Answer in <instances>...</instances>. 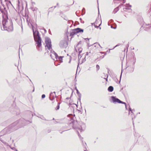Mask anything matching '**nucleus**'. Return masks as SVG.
<instances>
[{
  "label": "nucleus",
  "instance_id": "54",
  "mask_svg": "<svg viewBox=\"0 0 151 151\" xmlns=\"http://www.w3.org/2000/svg\"><path fill=\"white\" fill-rule=\"evenodd\" d=\"M100 53H101V54H104V52H100Z\"/></svg>",
  "mask_w": 151,
  "mask_h": 151
},
{
  "label": "nucleus",
  "instance_id": "8",
  "mask_svg": "<svg viewBox=\"0 0 151 151\" xmlns=\"http://www.w3.org/2000/svg\"><path fill=\"white\" fill-rule=\"evenodd\" d=\"M134 135L135 137L137 138V141L138 142V144H140L142 142L144 141V139L143 137L140 136L139 133L135 132Z\"/></svg>",
  "mask_w": 151,
  "mask_h": 151
},
{
  "label": "nucleus",
  "instance_id": "39",
  "mask_svg": "<svg viewBox=\"0 0 151 151\" xmlns=\"http://www.w3.org/2000/svg\"><path fill=\"white\" fill-rule=\"evenodd\" d=\"M43 29L44 31V32L45 33L47 32V31L43 27L42 29Z\"/></svg>",
  "mask_w": 151,
  "mask_h": 151
},
{
  "label": "nucleus",
  "instance_id": "56",
  "mask_svg": "<svg viewBox=\"0 0 151 151\" xmlns=\"http://www.w3.org/2000/svg\"><path fill=\"white\" fill-rule=\"evenodd\" d=\"M70 99V98L69 97H67L66 98V99L68 100V99Z\"/></svg>",
  "mask_w": 151,
  "mask_h": 151
},
{
  "label": "nucleus",
  "instance_id": "4",
  "mask_svg": "<svg viewBox=\"0 0 151 151\" xmlns=\"http://www.w3.org/2000/svg\"><path fill=\"white\" fill-rule=\"evenodd\" d=\"M31 25L33 31V35L34 40H35V39H37V38H39V37H40L39 31L37 30V27H36V30H34L33 24H32L31 23Z\"/></svg>",
  "mask_w": 151,
  "mask_h": 151
},
{
  "label": "nucleus",
  "instance_id": "61",
  "mask_svg": "<svg viewBox=\"0 0 151 151\" xmlns=\"http://www.w3.org/2000/svg\"><path fill=\"white\" fill-rule=\"evenodd\" d=\"M70 62H71V60H70L69 61V63H70Z\"/></svg>",
  "mask_w": 151,
  "mask_h": 151
},
{
  "label": "nucleus",
  "instance_id": "29",
  "mask_svg": "<svg viewBox=\"0 0 151 151\" xmlns=\"http://www.w3.org/2000/svg\"><path fill=\"white\" fill-rule=\"evenodd\" d=\"M64 57L63 56H58V57H57V59H58L59 60H62L63 58Z\"/></svg>",
  "mask_w": 151,
  "mask_h": 151
},
{
  "label": "nucleus",
  "instance_id": "20",
  "mask_svg": "<svg viewBox=\"0 0 151 151\" xmlns=\"http://www.w3.org/2000/svg\"><path fill=\"white\" fill-rule=\"evenodd\" d=\"M39 118H40V119H42V120H45V121H48L49 120H47L45 117H44L43 116V115H40V116H37Z\"/></svg>",
  "mask_w": 151,
  "mask_h": 151
},
{
  "label": "nucleus",
  "instance_id": "24",
  "mask_svg": "<svg viewBox=\"0 0 151 151\" xmlns=\"http://www.w3.org/2000/svg\"><path fill=\"white\" fill-rule=\"evenodd\" d=\"M119 103L124 104L125 105V108L126 109H127V106L126 105V104L125 102L122 101L120 100Z\"/></svg>",
  "mask_w": 151,
  "mask_h": 151
},
{
  "label": "nucleus",
  "instance_id": "1",
  "mask_svg": "<svg viewBox=\"0 0 151 151\" xmlns=\"http://www.w3.org/2000/svg\"><path fill=\"white\" fill-rule=\"evenodd\" d=\"M32 122V121H27L22 118L9 125L7 129L9 131L13 132Z\"/></svg>",
  "mask_w": 151,
  "mask_h": 151
},
{
  "label": "nucleus",
  "instance_id": "21",
  "mask_svg": "<svg viewBox=\"0 0 151 151\" xmlns=\"http://www.w3.org/2000/svg\"><path fill=\"white\" fill-rule=\"evenodd\" d=\"M106 55V53H105L104 55H103V56H100L96 60H99L101 59H102L104 58L105 55Z\"/></svg>",
  "mask_w": 151,
  "mask_h": 151
},
{
  "label": "nucleus",
  "instance_id": "12",
  "mask_svg": "<svg viewBox=\"0 0 151 151\" xmlns=\"http://www.w3.org/2000/svg\"><path fill=\"white\" fill-rule=\"evenodd\" d=\"M56 95H55V92H51L50 93L49 96V99L51 101H52L55 97Z\"/></svg>",
  "mask_w": 151,
  "mask_h": 151
},
{
  "label": "nucleus",
  "instance_id": "57",
  "mask_svg": "<svg viewBox=\"0 0 151 151\" xmlns=\"http://www.w3.org/2000/svg\"><path fill=\"white\" fill-rule=\"evenodd\" d=\"M83 10L85 11V9L84 8H83L82 9Z\"/></svg>",
  "mask_w": 151,
  "mask_h": 151
},
{
  "label": "nucleus",
  "instance_id": "34",
  "mask_svg": "<svg viewBox=\"0 0 151 151\" xmlns=\"http://www.w3.org/2000/svg\"><path fill=\"white\" fill-rule=\"evenodd\" d=\"M105 76V77L106 76V78H104V79H105L106 81H108V74H106V76Z\"/></svg>",
  "mask_w": 151,
  "mask_h": 151
},
{
  "label": "nucleus",
  "instance_id": "59",
  "mask_svg": "<svg viewBox=\"0 0 151 151\" xmlns=\"http://www.w3.org/2000/svg\"><path fill=\"white\" fill-rule=\"evenodd\" d=\"M80 58H81V57H82V56H81V55H79V56L78 55V57H79H79H80Z\"/></svg>",
  "mask_w": 151,
  "mask_h": 151
},
{
  "label": "nucleus",
  "instance_id": "49",
  "mask_svg": "<svg viewBox=\"0 0 151 151\" xmlns=\"http://www.w3.org/2000/svg\"><path fill=\"white\" fill-rule=\"evenodd\" d=\"M111 22H114V21L113 19H111L110 21Z\"/></svg>",
  "mask_w": 151,
  "mask_h": 151
},
{
  "label": "nucleus",
  "instance_id": "5",
  "mask_svg": "<svg viewBox=\"0 0 151 151\" xmlns=\"http://www.w3.org/2000/svg\"><path fill=\"white\" fill-rule=\"evenodd\" d=\"M59 46L61 48H66L68 45V42L65 40L60 41Z\"/></svg>",
  "mask_w": 151,
  "mask_h": 151
},
{
  "label": "nucleus",
  "instance_id": "28",
  "mask_svg": "<svg viewBox=\"0 0 151 151\" xmlns=\"http://www.w3.org/2000/svg\"><path fill=\"white\" fill-rule=\"evenodd\" d=\"M76 91V93L77 94L78 96H80V95H81V94L80 93L78 90H77Z\"/></svg>",
  "mask_w": 151,
  "mask_h": 151
},
{
  "label": "nucleus",
  "instance_id": "25",
  "mask_svg": "<svg viewBox=\"0 0 151 151\" xmlns=\"http://www.w3.org/2000/svg\"><path fill=\"white\" fill-rule=\"evenodd\" d=\"M31 23L32 24H33V26L34 27V26H36V27H37V24H36V23H34V24H33V23H29V22H28V25L29 26V25H30H30H31Z\"/></svg>",
  "mask_w": 151,
  "mask_h": 151
},
{
  "label": "nucleus",
  "instance_id": "15",
  "mask_svg": "<svg viewBox=\"0 0 151 151\" xmlns=\"http://www.w3.org/2000/svg\"><path fill=\"white\" fill-rule=\"evenodd\" d=\"M75 49L76 51L77 52V50H78V53H79V55H80V53L82 52V48L81 47H78V46L77 47H75Z\"/></svg>",
  "mask_w": 151,
  "mask_h": 151
},
{
  "label": "nucleus",
  "instance_id": "53",
  "mask_svg": "<svg viewBox=\"0 0 151 151\" xmlns=\"http://www.w3.org/2000/svg\"><path fill=\"white\" fill-rule=\"evenodd\" d=\"M75 90H76V91L77 90H78L76 87L75 88Z\"/></svg>",
  "mask_w": 151,
  "mask_h": 151
},
{
  "label": "nucleus",
  "instance_id": "6",
  "mask_svg": "<svg viewBox=\"0 0 151 151\" xmlns=\"http://www.w3.org/2000/svg\"><path fill=\"white\" fill-rule=\"evenodd\" d=\"M136 58L133 57V62L132 63V66L130 67H128L127 68V70H129V72L132 73V72L134 70V65L136 62Z\"/></svg>",
  "mask_w": 151,
  "mask_h": 151
},
{
  "label": "nucleus",
  "instance_id": "22",
  "mask_svg": "<svg viewBox=\"0 0 151 151\" xmlns=\"http://www.w3.org/2000/svg\"><path fill=\"white\" fill-rule=\"evenodd\" d=\"M93 45L95 47H98V46H99L101 48H102L101 47L99 43L98 42L95 43Z\"/></svg>",
  "mask_w": 151,
  "mask_h": 151
},
{
  "label": "nucleus",
  "instance_id": "58",
  "mask_svg": "<svg viewBox=\"0 0 151 151\" xmlns=\"http://www.w3.org/2000/svg\"><path fill=\"white\" fill-rule=\"evenodd\" d=\"M76 77H75V79L74 80L75 81H77V80H76Z\"/></svg>",
  "mask_w": 151,
  "mask_h": 151
},
{
  "label": "nucleus",
  "instance_id": "11",
  "mask_svg": "<svg viewBox=\"0 0 151 151\" xmlns=\"http://www.w3.org/2000/svg\"><path fill=\"white\" fill-rule=\"evenodd\" d=\"M124 6L126 8H123V10L124 11L126 12V10H128L129 12H131L132 9L130 7L132 6L131 5H129V4H126L124 5Z\"/></svg>",
  "mask_w": 151,
  "mask_h": 151
},
{
  "label": "nucleus",
  "instance_id": "7",
  "mask_svg": "<svg viewBox=\"0 0 151 151\" xmlns=\"http://www.w3.org/2000/svg\"><path fill=\"white\" fill-rule=\"evenodd\" d=\"M45 42L48 49L50 50L52 48L51 42L50 39L47 37H46L45 38Z\"/></svg>",
  "mask_w": 151,
  "mask_h": 151
},
{
  "label": "nucleus",
  "instance_id": "62",
  "mask_svg": "<svg viewBox=\"0 0 151 151\" xmlns=\"http://www.w3.org/2000/svg\"><path fill=\"white\" fill-rule=\"evenodd\" d=\"M15 151H18L16 149L15 150Z\"/></svg>",
  "mask_w": 151,
  "mask_h": 151
},
{
  "label": "nucleus",
  "instance_id": "52",
  "mask_svg": "<svg viewBox=\"0 0 151 151\" xmlns=\"http://www.w3.org/2000/svg\"><path fill=\"white\" fill-rule=\"evenodd\" d=\"M34 91H35V88H34V86H33V90L32 92H33Z\"/></svg>",
  "mask_w": 151,
  "mask_h": 151
},
{
  "label": "nucleus",
  "instance_id": "35",
  "mask_svg": "<svg viewBox=\"0 0 151 151\" xmlns=\"http://www.w3.org/2000/svg\"><path fill=\"white\" fill-rule=\"evenodd\" d=\"M17 112L16 113V114L17 115H18V114H19L20 111L18 109H17Z\"/></svg>",
  "mask_w": 151,
  "mask_h": 151
},
{
  "label": "nucleus",
  "instance_id": "40",
  "mask_svg": "<svg viewBox=\"0 0 151 151\" xmlns=\"http://www.w3.org/2000/svg\"><path fill=\"white\" fill-rule=\"evenodd\" d=\"M45 97V95L44 94H43L42 96V99L44 98Z\"/></svg>",
  "mask_w": 151,
  "mask_h": 151
},
{
  "label": "nucleus",
  "instance_id": "36",
  "mask_svg": "<svg viewBox=\"0 0 151 151\" xmlns=\"http://www.w3.org/2000/svg\"><path fill=\"white\" fill-rule=\"evenodd\" d=\"M120 45V44H118L117 45H116L113 49H109V50H112V49H114L115 47L118 46H119V45Z\"/></svg>",
  "mask_w": 151,
  "mask_h": 151
},
{
  "label": "nucleus",
  "instance_id": "31",
  "mask_svg": "<svg viewBox=\"0 0 151 151\" xmlns=\"http://www.w3.org/2000/svg\"><path fill=\"white\" fill-rule=\"evenodd\" d=\"M96 67V71H98L100 69L99 66L98 65H97Z\"/></svg>",
  "mask_w": 151,
  "mask_h": 151
},
{
  "label": "nucleus",
  "instance_id": "44",
  "mask_svg": "<svg viewBox=\"0 0 151 151\" xmlns=\"http://www.w3.org/2000/svg\"><path fill=\"white\" fill-rule=\"evenodd\" d=\"M88 55V52H86V54H85V56H87Z\"/></svg>",
  "mask_w": 151,
  "mask_h": 151
},
{
  "label": "nucleus",
  "instance_id": "27",
  "mask_svg": "<svg viewBox=\"0 0 151 151\" xmlns=\"http://www.w3.org/2000/svg\"><path fill=\"white\" fill-rule=\"evenodd\" d=\"M76 129L80 131L81 132L82 131V128L81 127H77L76 128Z\"/></svg>",
  "mask_w": 151,
  "mask_h": 151
},
{
  "label": "nucleus",
  "instance_id": "46",
  "mask_svg": "<svg viewBox=\"0 0 151 151\" xmlns=\"http://www.w3.org/2000/svg\"><path fill=\"white\" fill-rule=\"evenodd\" d=\"M49 33L50 34H51H51H51V31H50V29H49Z\"/></svg>",
  "mask_w": 151,
  "mask_h": 151
},
{
  "label": "nucleus",
  "instance_id": "43",
  "mask_svg": "<svg viewBox=\"0 0 151 151\" xmlns=\"http://www.w3.org/2000/svg\"><path fill=\"white\" fill-rule=\"evenodd\" d=\"M122 72L121 73V75L120 76V81L119 82V83H120V82L121 79V77H122Z\"/></svg>",
  "mask_w": 151,
  "mask_h": 151
},
{
  "label": "nucleus",
  "instance_id": "2",
  "mask_svg": "<svg viewBox=\"0 0 151 151\" xmlns=\"http://www.w3.org/2000/svg\"><path fill=\"white\" fill-rule=\"evenodd\" d=\"M3 20L2 21V24L3 26L4 30H7L8 32H11L13 30V24L11 21H10L11 25L7 27L6 25V23L8 22L7 19H8L7 15L5 13L4 15H2Z\"/></svg>",
  "mask_w": 151,
  "mask_h": 151
},
{
  "label": "nucleus",
  "instance_id": "16",
  "mask_svg": "<svg viewBox=\"0 0 151 151\" xmlns=\"http://www.w3.org/2000/svg\"><path fill=\"white\" fill-rule=\"evenodd\" d=\"M31 9L34 12V14L35 16L36 15V13L35 12L37 11L38 9V8L36 7L32 6L31 7Z\"/></svg>",
  "mask_w": 151,
  "mask_h": 151
},
{
  "label": "nucleus",
  "instance_id": "23",
  "mask_svg": "<svg viewBox=\"0 0 151 151\" xmlns=\"http://www.w3.org/2000/svg\"><path fill=\"white\" fill-rule=\"evenodd\" d=\"M60 102H58V105L57 106V107L55 108V109L56 110H58L60 108Z\"/></svg>",
  "mask_w": 151,
  "mask_h": 151
},
{
  "label": "nucleus",
  "instance_id": "10",
  "mask_svg": "<svg viewBox=\"0 0 151 151\" xmlns=\"http://www.w3.org/2000/svg\"><path fill=\"white\" fill-rule=\"evenodd\" d=\"M35 41L36 42L37 46L39 48L42 45V39L41 37H39V38H37V39H35Z\"/></svg>",
  "mask_w": 151,
  "mask_h": 151
},
{
  "label": "nucleus",
  "instance_id": "48",
  "mask_svg": "<svg viewBox=\"0 0 151 151\" xmlns=\"http://www.w3.org/2000/svg\"><path fill=\"white\" fill-rule=\"evenodd\" d=\"M53 7H54V9H55V8H56V6H54V7H51V8H50V9H51Z\"/></svg>",
  "mask_w": 151,
  "mask_h": 151
},
{
  "label": "nucleus",
  "instance_id": "9",
  "mask_svg": "<svg viewBox=\"0 0 151 151\" xmlns=\"http://www.w3.org/2000/svg\"><path fill=\"white\" fill-rule=\"evenodd\" d=\"M120 100L117 98L116 96H111V99H110V101L111 102H112L115 104L116 103H119Z\"/></svg>",
  "mask_w": 151,
  "mask_h": 151
},
{
  "label": "nucleus",
  "instance_id": "37",
  "mask_svg": "<svg viewBox=\"0 0 151 151\" xmlns=\"http://www.w3.org/2000/svg\"><path fill=\"white\" fill-rule=\"evenodd\" d=\"M81 41H80L79 42L76 46V47L77 48V47L79 45H81Z\"/></svg>",
  "mask_w": 151,
  "mask_h": 151
},
{
  "label": "nucleus",
  "instance_id": "45",
  "mask_svg": "<svg viewBox=\"0 0 151 151\" xmlns=\"http://www.w3.org/2000/svg\"><path fill=\"white\" fill-rule=\"evenodd\" d=\"M11 149L12 150H15L16 149V148L15 147H13L11 148Z\"/></svg>",
  "mask_w": 151,
  "mask_h": 151
},
{
  "label": "nucleus",
  "instance_id": "33",
  "mask_svg": "<svg viewBox=\"0 0 151 151\" xmlns=\"http://www.w3.org/2000/svg\"><path fill=\"white\" fill-rule=\"evenodd\" d=\"M81 95H80V96H78V100H79L81 104Z\"/></svg>",
  "mask_w": 151,
  "mask_h": 151
},
{
  "label": "nucleus",
  "instance_id": "55",
  "mask_svg": "<svg viewBox=\"0 0 151 151\" xmlns=\"http://www.w3.org/2000/svg\"><path fill=\"white\" fill-rule=\"evenodd\" d=\"M75 104V105H76V107H77V108H78V105H77V104Z\"/></svg>",
  "mask_w": 151,
  "mask_h": 151
},
{
  "label": "nucleus",
  "instance_id": "3",
  "mask_svg": "<svg viewBox=\"0 0 151 151\" xmlns=\"http://www.w3.org/2000/svg\"><path fill=\"white\" fill-rule=\"evenodd\" d=\"M75 122V120H74L72 118H70V122L68 123L64 126H63L62 128V129L63 130V131L60 132V133L62 134L64 131L69 130L71 128H70V126H72L73 129H75L74 128L73 124Z\"/></svg>",
  "mask_w": 151,
  "mask_h": 151
},
{
  "label": "nucleus",
  "instance_id": "17",
  "mask_svg": "<svg viewBox=\"0 0 151 151\" xmlns=\"http://www.w3.org/2000/svg\"><path fill=\"white\" fill-rule=\"evenodd\" d=\"M75 29L72 30V31L70 33V36H73L75 34L77 33V32H76V31L75 30Z\"/></svg>",
  "mask_w": 151,
  "mask_h": 151
},
{
  "label": "nucleus",
  "instance_id": "32",
  "mask_svg": "<svg viewBox=\"0 0 151 151\" xmlns=\"http://www.w3.org/2000/svg\"><path fill=\"white\" fill-rule=\"evenodd\" d=\"M113 78V80L115 81L116 82V83L117 82V81H118V79L117 78H116V76H115V77H114V78Z\"/></svg>",
  "mask_w": 151,
  "mask_h": 151
},
{
  "label": "nucleus",
  "instance_id": "14",
  "mask_svg": "<svg viewBox=\"0 0 151 151\" xmlns=\"http://www.w3.org/2000/svg\"><path fill=\"white\" fill-rule=\"evenodd\" d=\"M77 33H83V29L80 28H77L75 29Z\"/></svg>",
  "mask_w": 151,
  "mask_h": 151
},
{
  "label": "nucleus",
  "instance_id": "41",
  "mask_svg": "<svg viewBox=\"0 0 151 151\" xmlns=\"http://www.w3.org/2000/svg\"><path fill=\"white\" fill-rule=\"evenodd\" d=\"M101 23L99 24V26H97L96 25H94V26H95V28H98L100 26V25H101Z\"/></svg>",
  "mask_w": 151,
  "mask_h": 151
},
{
  "label": "nucleus",
  "instance_id": "19",
  "mask_svg": "<svg viewBox=\"0 0 151 151\" xmlns=\"http://www.w3.org/2000/svg\"><path fill=\"white\" fill-rule=\"evenodd\" d=\"M129 109L128 110L129 111V114H131V115H132V114H133V111H134V110L133 109V110H132L131 108L130 107V106L129 105Z\"/></svg>",
  "mask_w": 151,
  "mask_h": 151
},
{
  "label": "nucleus",
  "instance_id": "47",
  "mask_svg": "<svg viewBox=\"0 0 151 151\" xmlns=\"http://www.w3.org/2000/svg\"><path fill=\"white\" fill-rule=\"evenodd\" d=\"M77 110H78V111L80 112L81 114H82V112L80 110H78V109H77Z\"/></svg>",
  "mask_w": 151,
  "mask_h": 151
},
{
  "label": "nucleus",
  "instance_id": "18",
  "mask_svg": "<svg viewBox=\"0 0 151 151\" xmlns=\"http://www.w3.org/2000/svg\"><path fill=\"white\" fill-rule=\"evenodd\" d=\"M114 90V88L112 86H110L108 88V91L109 92H112Z\"/></svg>",
  "mask_w": 151,
  "mask_h": 151
},
{
  "label": "nucleus",
  "instance_id": "42",
  "mask_svg": "<svg viewBox=\"0 0 151 151\" xmlns=\"http://www.w3.org/2000/svg\"><path fill=\"white\" fill-rule=\"evenodd\" d=\"M78 133V134L79 137L80 138V137H81V136L80 134H79L78 132L77 131Z\"/></svg>",
  "mask_w": 151,
  "mask_h": 151
},
{
  "label": "nucleus",
  "instance_id": "51",
  "mask_svg": "<svg viewBox=\"0 0 151 151\" xmlns=\"http://www.w3.org/2000/svg\"><path fill=\"white\" fill-rule=\"evenodd\" d=\"M111 27L112 28H113V29H116V27H112V26H111Z\"/></svg>",
  "mask_w": 151,
  "mask_h": 151
},
{
  "label": "nucleus",
  "instance_id": "60",
  "mask_svg": "<svg viewBox=\"0 0 151 151\" xmlns=\"http://www.w3.org/2000/svg\"><path fill=\"white\" fill-rule=\"evenodd\" d=\"M91 24H92V25H93V24H94V25H95V24H94V23H91Z\"/></svg>",
  "mask_w": 151,
  "mask_h": 151
},
{
  "label": "nucleus",
  "instance_id": "38",
  "mask_svg": "<svg viewBox=\"0 0 151 151\" xmlns=\"http://www.w3.org/2000/svg\"><path fill=\"white\" fill-rule=\"evenodd\" d=\"M86 56H85L84 58L83 59V60L82 61V63L84 62H85L86 61Z\"/></svg>",
  "mask_w": 151,
  "mask_h": 151
},
{
  "label": "nucleus",
  "instance_id": "64",
  "mask_svg": "<svg viewBox=\"0 0 151 151\" xmlns=\"http://www.w3.org/2000/svg\"><path fill=\"white\" fill-rule=\"evenodd\" d=\"M71 21L72 22V24H73V21Z\"/></svg>",
  "mask_w": 151,
  "mask_h": 151
},
{
  "label": "nucleus",
  "instance_id": "30",
  "mask_svg": "<svg viewBox=\"0 0 151 151\" xmlns=\"http://www.w3.org/2000/svg\"><path fill=\"white\" fill-rule=\"evenodd\" d=\"M85 40H86V42L88 44V45L89 42V39H88V38H85Z\"/></svg>",
  "mask_w": 151,
  "mask_h": 151
},
{
  "label": "nucleus",
  "instance_id": "13",
  "mask_svg": "<svg viewBox=\"0 0 151 151\" xmlns=\"http://www.w3.org/2000/svg\"><path fill=\"white\" fill-rule=\"evenodd\" d=\"M123 4H120L117 7H116V8L114 9V11L113 12L114 14H115L119 10V8H121Z\"/></svg>",
  "mask_w": 151,
  "mask_h": 151
},
{
  "label": "nucleus",
  "instance_id": "50",
  "mask_svg": "<svg viewBox=\"0 0 151 151\" xmlns=\"http://www.w3.org/2000/svg\"><path fill=\"white\" fill-rule=\"evenodd\" d=\"M123 0V3H124L126 2V0Z\"/></svg>",
  "mask_w": 151,
  "mask_h": 151
},
{
  "label": "nucleus",
  "instance_id": "63",
  "mask_svg": "<svg viewBox=\"0 0 151 151\" xmlns=\"http://www.w3.org/2000/svg\"><path fill=\"white\" fill-rule=\"evenodd\" d=\"M58 4H58V3H57V6H58Z\"/></svg>",
  "mask_w": 151,
  "mask_h": 151
},
{
  "label": "nucleus",
  "instance_id": "26",
  "mask_svg": "<svg viewBox=\"0 0 151 151\" xmlns=\"http://www.w3.org/2000/svg\"><path fill=\"white\" fill-rule=\"evenodd\" d=\"M53 52H54V55L55 56V58L56 59H57V57H58V55L56 52H55L54 51H53Z\"/></svg>",
  "mask_w": 151,
  "mask_h": 151
}]
</instances>
